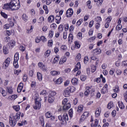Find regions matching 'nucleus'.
Here are the masks:
<instances>
[{
  "label": "nucleus",
  "mask_w": 127,
  "mask_h": 127,
  "mask_svg": "<svg viewBox=\"0 0 127 127\" xmlns=\"http://www.w3.org/2000/svg\"><path fill=\"white\" fill-rule=\"evenodd\" d=\"M20 8V4L18 0H11L9 3H6L4 4L2 6L3 9L5 10H17Z\"/></svg>",
  "instance_id": "obj_1"
},
{
  "label": "nucleus",
  "mask_w": 127,
  "mask_h": 127,
  "mask_svg": "<svg viewBox=\"0 0 127 127\" xmlns=\"http://www.w3.org/2000/svg\"><path fill=\"white\" fill-rule=\"evenodd\" d=\"M20 119V113L18 112L15 115L9 117V122L11 127H15L17 121Z\"/></svg>",
  "instance_id": "obj_2"
},
{
  "label": "nucleus",
  "mask_w": 127,
  "mask_h": 127,
  "mask_svg": "<svg viewBox=\"0 0 127 127\" xmlns=\"http://www.w3.org/2000/svg\"><path fill=\"white\" fill-rule=\"evenodd\" d=\"M58 119L60 121H62V125H67V121H69V118H68V114L65 113L64 114L63 117L59 116Z\"/></svg>",
  "instance_id": "obj_3"
},
{
  "label": "nucleus",
  "mask_w": 127,
  "mask_h": 127,
  "mask_svg": "<svg viewBox=\"0 0 127 127\" xmlns=\"http://www.w3.org/2000/svg\"><path fill=\"white\" fill-rule=\"evenodd\" d=\"M18 60H19V54L16 53L14 57L13 66L15 68H18Z\"/></svg>",
  "instance_id": "obj_4"
},
{
  "label": "nucleus",
  "mask_w": 127,
  "mask_h": 127,
  "mask_svg": "<svg viewBox=\"0 0 127 127\" xmlns=\"http://www.w3.org/2000/svg\"><path fill=\"white\" fill-rule=\"evenodd\" d=\"M41 108V102L38 99H35V105L33 106V108L35 110H40Z\"/></svg>",
  "instance_id": "obj_5"
},
{
  "label": "nucleus",
  "mask_w": 127,
  "mask_h": 127,
  "mask_svg": "<svg viewBox=\"0 0 127 127\" xmlns=\"http://www.w3.org/2000/svg\"><path fill=\"white\" fill-rule=\"evenodd\" d=\"M10 64V59L9 58H7L3 63L2 68H3V69H6V68L9 66Z\"/></svg>",
  "instance_id": "obj_6"
},
{
  "label": "nucleus",
  "mask_w": 127,
  "mask_h": 127,
  "mask_svg": "<svg viewBox=\"0 0 127 127\" xmlns=\"http://www.w3.org/2000/svg\"><path fill=\"white\" fill-rule=\"evenodd\" d=\"M38 66L42 71H43L44 72L47 71V67H46L45 64H43V63L39 62L38 64Z\"/></svg>",
  "instance_id": "obj_7"
},
{
  "label": "nucleus",
  "mask_w": 127,
  "mask_h": 127,
  "mask_svg": "<svg viewBox=\"0 0 127 127\" xmlns=\"http://www.w3.org/2000/svg\"><path fill=\"white\" fill-rule=\"evenodd\" d=\"M74 13V11H73V9L71 8H68L65 13V15L66 17H72V15Z\"/></svg>",
  "instance_id": "obj_8"
},
{
  "label": "nucleus",
  "mask_w": 127,
  "mask_h": 127,
  "mask_svg": "<svg viewBox=\"0 0 127 127\" xmlns=\"http://www.w3.org/2000/svg\"><path fill=\"white\" fill-rule=\"evenodd\" d=\"M45 117L46 119H51L52 121H54L55 120V116H53L52 114L50 111L47 112L45 113Z\"/></svg>",
  "instance_id": "obj_9"
},
{
  "label": "nucleus",
  "mask_w": 127,
  "mask_h": 127,
  "mask_svg": "<svg viewBox=\"0 0 127 127\" xmlns=\"http://www.w3.org/2000/svg\"><path fill=\"white\" fill-rule=\"evenodd\" d=\"M89 112H84L80 118L81 122H83V121H85V120H86V119L89 117Z\"/></svg>",
  "instance_id": "obj_10"
},
{
  "label": "nucleus",
  "mask_w": 127,
  "mask_h": 127,
  "mask_svg": "<svg viewBox=\"0 0 127 127\" xmlns=\"http://www.w3.org/2000/svg\"><path fill=\"white\" fill-rule=\"evenodd\" d=\"M106 93H108V84H106L101 89V94H103V95H104L106 94Z\"/></svg>",
  "instance_id": "obj_11"
},
{
  "label": "nucleus",
  "mask_w": 127,
  "mask_h": 127,
  "mask_svg": "<svg viewBox=\"0 0 127 127\" xmlns=\"http://www.w3.org/2000/svg\"><path fill=\"white\" fill-rule=\"evenodd\" d=\"M70 94H71V92H70V89H68L67 87L64 90V97H68L70 96Z\"/></svg>",
  "instance_id": "obj_12"
},
{
  "label": "nucleus",
  "mask_w": 127,
  "mask_h": 127,
  "mask_svg": "<svg viewBox=\"0 0 127 127\" xmlns=\"http://www.w3.org/2000/svg\"><path fill=\"white\" fill-rule=\"evenodd\" d=\"M57 94V93H56V92L52 91H50L47 93V96H48L49 97H52L53 98H54V97H55V95Z\"/></svg>",
  "instance_id": "obj_13"
},
{
  "label": "nucleus",
  "mask_w": 127,
  "mask_h": 127,
  "mask_svg": "<svg viewBox=\"0 0 127 127\" xmlns=\"http://www.w3.org/2000/svg\"><path fill=\"white\" fill-rule=\"evenodd\" d=\"M8 21L9 23L10 26H13L14 25V21H15V20L14 18L10 17L8 18Z\"/></svg>",
  "instance_id": "obj_14"
},
{
  "label": "nucleus",
  "mask_w": 127,
  "mask_h": 127,
  "mask_svg": "<svg viewBox=\"0 0 127 127\" xmlns=\"http://www.w3.org/2000/svg\"><path fill=\"white\" fill-rule=\"evenodd\" d=\"M71 108V104L70 103H67L66 104H64L63 109L64 111H66V110H69Z\"/></svg>",
  "instance_id": "obj_15"
},
{
  "label": "nucleus",
  "mask_w": 127,
  "mask_h": 127,
  "mask_svg": "<svg viewBox=\"0 0 127 127\" xmlns=\"http://www.w3.org/2000/svg\"><path fill=\"white\" fill-rule=\"evenodd\" d=\"M22 88H23V83L20 82L17 87V91L18 93H20L22 90Z\"/></svg>",
  "instance_id": "obj_16"
},
{
  "label": "nucleus",
  "mask_w": 127,
  "mask_h": 127,
  "mask_svg": "<svg viewBox=\"0 0 127 127\" xmlns=\"http://www.w3.org/2000/svg\"><path fill=\"white\" fill-rule=\"evenodd\" d=\"M102 111V109L99 107L96 109V112H95V116L97 118L100 116V115H101V112Z\"/></svg>",
  "instance_id": "obj_17"
},
{
  "label": "nucleus",
  "mask_w": 127,
  "mask_h": 127,
  "mask_svg": "<svg viewBox=\"0 0 127 127\" xmlns=\"http://www.w3.org/2000/svg\"><path fill=\"white\" fill-rule=\"evenodd\" d=\"M0 93L1 94L3 97H5L7 95L6 91L3 89L2 87H0Z\"/></svg>",
  "instance_id": "obj_18"
},
{
  "label": "nucleus",
  "mask_w": 127,
  "mask_h": 127,
  "mask_svg": "<svg viewBox=\"0 0 127 127\" xmlns=\"http://www.w3.org/2000/svg\"><path fill=\"white\" fill-rule=\"evenodd\" d=\"M80 69H81V64H80V63H77L75 65V68L73 69V71L76 72L78 70H80Z\"/></svg>",
  "instance_id": "obj_19"
},
{
  "label": "nucleus",
  "mask_w": 127,
  "mask_h": 127,
  "mask_svg": "<svg viewBox=\"0 0 127 127\" xmlns=\"http://www.w3.org/2000/svg\"><path fill=\"white\" fill-rule=\"evenodd\" d=\"M84 110V106L82 105H79L77 109V113L78 114H81Z\"/></svg>",
  "instance_id": "obj_20"
},
{
  "label": "nucleus",
  "mask_w": 127,
  "mask_h": 127,
  "mask_svg": "<svg viewBox=\"0 0 127 127\" xmlns=\"http://www.w3.org/2000/svg\"><path fill=\"white\" fill-rule=\"evenodd\" d=\"M50 74L52 76H57V75H60V72L59 71L52 70L50 72Z\"/></svg>",
  "instance_id": "obj_21"
},
{
  "label": "nucleus",
  "mask_w": 127,
  "mask_h": 127,
  "mask_svg": "<svg viewBox=\"0 0 127 127\" xmlns=\"http://www.w3.org/2000/svg\"><path fill=\"white\" fill-rule=\"evenodd\" d=\"M78 82L79 81H78V79H77L76 78H73L71 79V83L74 86H76V85H77Z\"/></svg>",
  "instance_id": "obj_22"
},
{
  "label": "nucleus",
  "mask_w": 127,
  "mask_h": 127,
  "mask_svg": "<svg viewBox=\"0 0 127 127\" xmlns=\"http://www.w3.org/2000/svg\"><path fill=\"white\" fill-rule=\"evenodd\" d=\"M66 61L67 58L65 57H64L60 59L59 64L61 65L63 64V63H65V62H66Z\"/></svg>",
  "instance_id": "obj_23"
},
{
  "label": "nucleus",
  "mask_w": 127,
  "mask_h": 127,
  "mask_svg": "<svg viewBox=\"0 0 127 127\" xmlns=\"http://www.w3.org/2000/svg\"><path fill=\"white\" fill-rule=\"evenodd\" d=\"M86 90L84 92L85 96H88L89 95V94H90V92H91V87L87 86L86 87Z\"/></svg>",
  "instance_id": "obj_24"
},
{
  "label": "nucleus",
  "mask_w": 127,
  "mask_h": 127,
  "mask_svg": "<svg viewBox=\"0 0 127 127\" xmlns=\"http://www.w3.org/2000/svg\"><path fill=\"white\" fill-rule=\"evenodd\" d=\"M48 103H50V104H52V103H53L55 100V97L48 96Z\"/></svg>",
  "instance_id": "obj_25"
},
{
  "label": "nucleus",
  "mask_w": 127,
  "mask_h": 127,
  "mask_svg": "<svg viewBox=\"0 0 127 127\" xmlns=\"http://www.w3.org/2000/svg\"><path fill=\"white\" fill-rule=\"evenodd\" d=\"M63 80V78H62V77H60L56 80V81H55V83L57 84V85H60V84H62Z\"/></svg>",
  "instance_id": "obj_26"
},
{
  "label": "nucleus",
  "mask_w": 127,
  "mask_h": 127,
  "mask_svg": "<svg viewBox=\"0 0 127 127\" xmlns=\"http://www.w3.org/2000/svg\"><path fill=\"white\" fill-rule=\"evenodd\" d=\"M54 19H55V17L53 15H50L48 18V21H49V22H53Z\"/></svg>",
  "instance_id": "obj_27"
},
{
  "label": "nucleus",
  "mask_w": 127,
  "mask_h": 127,
  "mask_svg": "<svg viewBox=\"0 0 127 127\" xmlns=\"http://www.w3.org/2000/svg\"><path fill=\"white\" fill-rule=\"evenodd\" d=\"M118 104L119 105V108H120L122 110H124L125 109V105L124 103L122 101H118Z\"/></svg>",
  "instance_id": "obj_28"
},
{
  "label": "nucleus",
  "mask_w": 127,
  "mask_h": 127,
  "mask_svg": "<svg viewBox=\"0 0 127 127\" xmlns=\"http://www.w3.org/2000/svg\"><path fill=\"white\" fill-rule=\"evenodd\" d=\"M94 53L95 54H96V55H98V54H101L102 53V50L101 49H96L93 50Z\"/></svg>",
  "instance_id": "obj_29"
},
{
  "label": "nucleus",
  "mask_w": 127,
  "mask_h": 127,
  "mask_svg": "<svg viewBox=\"0 0 127 127\" xmlns=\"http://www.w3.org/2000/svg\"><path fill=\"white\" fill-rule=\"evenodd\" d=\"M43 8L45 11L46 14H48L49 12V10L48 9V7L46 5H44L43 6Z\"/></svg>",
  "instance_id": "obj_30"
},
{
  "label": "nucleus",
  "mask_w": 127,
  "mask_h": 127,
  "mask_svg": "<svg viewBox=\"0 0 127 127\" xmlns=\"http://www.w3.org/2000/svg\"><path fill=\"white\" fill-rule=\"evenodd\" d=\"M16 98H17V95L15 94L12 95L8 97V99H10L11 101H14Z\"/></svg>",
  "instance_id": "obj_31"
},
{
  "label": "nucleus",
  "mask_w": 127,
  "mask_h": 127,
  "mask_svg": "<svg viewBox=\"0 0 127 127\" xmlns=\"http://www.w3.org/2000/svg\"><path fill=\"white\" fill-rule=\"evenodd\" d=\"M56 23H57V24H59V23H60V21H61V16L59 15L56 16Z\"/></svg>",
  "instance_id": "obj_32"
},
{
  "label": "nucleus",
  "mask_w": 127,
  "mask_h": 127,
  "mask_svg": "<svg viewBox=\"0 0 127 127\" xmlns=\"http://www.w3.org/2000/svg\"><path fill=\"white\" fill-rule=\"evenodd\" d=\"M9 46H11V47H14L15 46V41L14 40H11L8 43Z\"/></svg>",
  "instance_id": "obj_33"
},
{
  "label": "nucleus",
  "mask_w": 127,
  "mask_h": 127,
  "mask_svg": "<svg viewBox=\"0 0 127 127\" xmlns=\"http://www.w3.org/2000/svg\"><path fill=\"white\" fill-rule=\"evenodd\" d=\"M37 75L38 80L42 81V74L39 72H38Z\"/></svg>",
  "instance_id": "obj_34"
},
{
  "label": "nucleus",
  "mask_w": 127,
  "mask_h": 127,
  "mask_svg": "<svg viewBox=\"0 0 127 127\" xmlns=\"http://www.w3.org/2000/svg\"><path fill=\"white\" fill-rule=\"evenodd\" d=\"M3 52L4 54L6 55L8 54V49L5 46L3 47Z\"/></svg>",
  "instance_id": "obj_35"
},
{
  "label": "nucleus",
  "mask_w": 127,
  "mask_h": 127,
  "mask_svg": "<svg viewBox=\"0 0 127 127\" xmlns=\"http://www.w3.org/2000/svg\"><path fill=\"white\" fill-rule=\"evenodd\" d=\"M6 91L8 94H12L13 93V90H12V87H9L7 88Z\"/></svg>",
  "instance_id": "obj_36"
},
{
  "label": "nucleus",
  "mask_w": 127,
  "mask_h": 127,
  "mask_svg": "<svg viewBox=\"0 0 127 127\" xmlns=\"http://www.w3.org/2000/svg\"><path fill=\"white\" fill-rule=\"evenodd\" d=\"M58 61H59V56H57L54 59L53 64H56V63H58Z\"/></svg>",
  "instance_id": "obj_37"
},
{
  "label": "nucleus",
  "mask_w": 127,
  "mask_h": 127,
  "mask_svg": "<svg viewBox=\"0 0 127 127\" xmlns=\"http://www.w3.org/2000/svg\"><path fill=\"white\" fill-rule=\"evenodd\" d=\"M54 34V31L52 30H50L49 32V37H50V38H52V37H53Z\"/></svg>",
  "instance_id": "obj_38"
},
{
  "label": "nucleus",
  "mask_w": 127,
  "mask_h": 127,
  "mask_svg": "<svg viewBox=\"0 0 127 127\" xmlns=\"http://www.w3.org/2000/svg\"><path fill=\"white\" fill-rule=\"evenodd\" d=\"M68 89H69V92L70 93H73V92H75V90H76V88L74 86H70L67 87Z\"/></svg>",
  "instance_id": "obj_39"
},
{
  "label": "nucleus",
  "mask_w": 127,
  "mask_h": 127,
  "mask_svg": "<svg viewBox=\"0 0 127 127\" xmlns=\"http://www.w3.org/2000/svg\"><path fill=\"white\" fill-rule=\"evenodd\" d=\"M90 88H91L90 89V94H91V96L92 97H93V96H94V95H95V91H96V90L95 89V88H92V86L89 87Z\"/></svg>",
  "instance_id": "obj_40"
},
{
  "label": "nucleus",
  "mask_w": 127,
  "mask_h": 127,
  "mask_svg": "<svg viewBox=\"0 0 127 127\" xmlns=\"http://www.w3.org/2000/svg\"><path fill=\"white\" fill-rule=\"evenodd\" d=\"M22 18L23 20H24V21H25V22H26V21H27L28 17H27V15H26V14H23L22 16Z\"/></svg>",
  "instance_id": "obj_41"
},
{
  "label": "nucleus",
  "mask_w": 127,
  "mask_h": 127,
  "mask_svg": "<svg viewBox=\"0 0 127 127\" xmlns=\"http://www.w3.org/2000/svg\"><path fill=\"white\" fill-rule=\"evenodd\" d=\"M98 124H99V122L98 121V120L96 119L95 120V124H91V127H97Z\"/></svg>",
  "instance_id": "obj_42"
},
{
  "label": "nucleus",
  "mask_w": 127,
  "mask_h": 127,
  "mask_svg": "<svg viewBox=\"0 0 127 127\" xmlns=\"http://www.w3.org/2000/svg\"><path fill=\"white\" fill-rule=\"evenodd\" d=\"M123 28V25L122 24H118L116 27V29L117 30V31H120Z\"/></svg>",
  "instance_id": "obj_43"
},
{
  "label": "nucleus",
  "mask_w": 127,
  "mask_h": 127,
  "mask_svg": "<svg viewBox=\"0 0 127 127\" xmlns=\"http://www.w3.org/2000/svg\"><path fill=\"white\" fill-rule=\"evenodd\" d=\"M113 107H114V103H113V102H110L109 103H108V106H107L108 109H109L110 110V109H112V108H113Z\"/></svg>",
  "instance_id": "obj_44"
},
{
  "label": "nucleus",
  "mask_w": 127,
  "mask_h": 127,
  "mask_svg": "<svg viewBox=\"0 0 127 127\" xmlns=\"http://www.w3.org/2000/svg\"><path fill=\"white\" fill-rule=\"evenodd\" d=\"M50 53H51L50 50H48L45 52L44 55L46 57H48L50 55Z\"/></svg>",
  "instance_id": "obj_45"
},
{
  "label": "nucleus",
  "mask_w": 127,
  "mask_h": 127,
  "mask_svg": "<svg viewBox=\"0 0 127 127\" xmlns=\"http://www.w3.org/2000/svg\"><path fill=\"white\" fill-rule=\"evenodd\" d=\"M113 91L115 93H119L120 92V87H119V86H116Z\"/></svg>",
  "instance_id": "obj_46"
},
{
  "label": "nucleus",
  "mask_w": 127,
  "mask_h": 127,
  "mask_svg": "<svg viewBox=\"0 0 127 127\" xmlns=\"http://www.w3.org/2000/svg\"><path fill=\"white\" fill-rule=\"evenodd\" d=\"M52 45H53V40H49L48 46L49 47H52Z\"/></svg>",
  "instance_id": "obj_47"
},
{
  "label": "nucleus",
  "mask_w": 127,
  "mask_h": 127,
  "mask_svg": "<svg viewBox=\"0 0 127 127\" xmlns=\"http://www.w3.org/2000/svg\"><path fill=\"white\" fill-rule=\"evenodd\" d=\"M74 38V37L73 36V34L71 33H70L68 36V41H72Z\"/></svg>",
  "instance_id": "obj_48"
},
{
  "label": "nucleus",
  "mask_w": 127,
  "mask_h": 127,
  "mask_svg": "<svg viewBox=\"0 0 127 127\" xmlns=\"http://www.w3.org/2000/svg\"><path fill=\"white\" fill-rule=\"evenodd\" d=\"M0 14L1 15V16H2V17H3L4 18H7V14H5V13L2 12V11H1L0 12Z\"/></svg>",
  "instance_id": "obj_49"
},
{
  "label": "nucleus",
  "mask_w": 127,
  "mask_h": 127,
  "mask_svg": "<svg viewBox=\"0 0 127 127\" xmlns=\"http://www.w3.org/2000/svg\"><path fill=\"white\" fill-rule=\"evenodd\" d=\"M83 23V19H80L76 22V26H80V24H82Z\"/></svg>",
  "instance_id": "obj_50"
},
{
  "label": "nucleus",
  "mask_w": 127,
  "mask_h": 127,
  "mask_svg": "<svg viewBox=\"0 0 127 127\" xmlns=\"http://www.w3.org/2000/svg\"><path fill=\"white\" fill-rule=\"evenodd\" d=\"M86 3L88 8H89V9H91V8H92V5H91V1L90 0L87 1L86 2Z\"/></svg>",
  "instance_id": "obj_51"
},
{
  "label": "nucleus",
  "mask_w": 127,
  "mask_h": 127,
  "mask_svg": "<svg viewBox=\"0 0 127 127\" xmlns=\"http://www.w3.org/2000/svg\"><path fill=\"white\" fill-rule=\"evenodd\" d=\"M19 50H20V51H22L23 52V51H25V46L20 45L19 47Z\"/></svg>",
  "instance_id": "obj_52"
},
{
  "label": "nucleus",
  "mask_w": 127,
  "mask_h": 127,
  "mask_svg": "<svg viewBox=\"0 0 127 127\" xmlns=\"http://www.w3.org/2000/svg\"><path fill=\"white\" fill-rule=\"evenodd\" d=\"M82 56H81V54H78L77 56L76 57L75 60H76V61H79V60H80Z\"/></svg>",
  "instance_id": "obj_53"
},
{
  "label": "nucleus",
  "mask_w": 127,
  "mask_h": 127,
  "mask_svg": "<svg viewBox=\"0 0 127 127\" xmlns=\"http://www.w3.org/2000/svg\"><path fill=\"white\" fill-rule=\"evenodd\" d=\"M112 16H109L108 17H107L105 20L106 22H108L109 23L111 22V21H112Z\"/></svg>",
  "instance_id": "obj_54"
},
{
  "label": "nucleus",
  "mask_w": 127,
  "mask_h": 127,
  "mask_svg": "<svg viewBox=\"0 0 127 127\" xmlns=\"http://www.w3.org/2000/svg\"><path fill=\"white\" fill-rule=\"evenodd\" d=\"M68 114H69L70 118H72V117H73V109H70L69 110Z\"/></svg>",
  "instance_id": "obj_55"
},
{
  "label": "nucleus",
  "mask_w": 127,
  "mask_h": 127,
  "mask_svg": "<svg viewBox=\"0 0 127 127\" xmlns=\"http://www.w3.org/2000/svg\"><path fill=\"white\" fill-rule=\"evenodd\" d=\"M88 62H89V58L88 57V56H86L84 57V63L85 64H87Z\"/></svg>",
  "instance_id": "obj_56"
},
{
  "label": "nucleus",
  "mask_w": 127,
  "mask_h": 127,
  "mask_svg": "<svg viewBox=\"0 0 127 127\" xmlns=\"http://www.w3.org/2000/svg\"><path fill=\"white\" fill-rule=\"evenodd\" d=\"M40 39L43 42H46L47 41V39L44 37V36H41Z\"/></svg>",
  "instance_id": "obj_57"
},
{
  "label": "nucleus",
  "mask_w": 127,
  "mask_h": 127,
  "mask_svg": "<svg viewBox=\"0 0 127 127\" xmlns=\"http://www.w3.org/2000/svg\"><path fill=\"white\" fill-rule=\"evenodd\" d=\"M51 27L52 29H56V28H57V25L55 23L52 24L51 25Z\"/></svg>",
  "instance_id": "obj_58"
},
{
  "label": "nucleus",
  "mask_w": 127,
  "mask_h": 127,
  "mask_svg": "<svg viewBox=\"0 0 127 127\" xmlns=\"http://www.w3.org/2000/svg\"><path fill=\"white\" fill-rule=\"evenodd\" d=\"M96 70H97V67L96 66L93 65L91 67V72L94 73V72H96Z\"/></svg>",
  "instance_id": "obj_59"
},
{
  "label": "nucleus",
  "mask_w": 127,
  "mask_h": 127,
  "mask_svg": "<svg viewBox=\"0 0 127 127\" xmlns=\"http://www.w3.org/2000/svg\"><path fill=\"white\" fill-rule=\"evenodd\" d=\"M42 30L44 32H46L48 30V27L47 26H44L42 28Z\"/></svg>",
  "instance_id": "obj_60"
},
{
  "label": "nucleus",
  "mask_w": 127,
  "mask_h": 127,
  "mask_svg": "<svg viewBox=\"0 0 127 127\" xmlns=\"http://www.w3.org/2000/svg\"><path fill=\"white\" fill-rule=\"evenodd\" d=\"M69 84H70V80H66L64 83V86H65V87H67V86H68Z\"/></svg>",
  "instance_id": "obj_61"
},
{
  "label": "nucleus",
  "mask_w": 127,
  "mask_h": 127,
  "mask_svg": "<svg viewBox=\"0 0 127 127\" xmlns=\"http://www.w3.org/2000/svg\"><path fill=\"white\" fill-rule=\"evenodd\" d=\"M95 39H96V36H93L88 39V41H90V42H93V41H94V40H95Z\"/></svg>",
  "instance_id": "obj_62"
},
{
  "label": "nucleus",
  "mask_w": 127,
  "mask_h": 127,
  "mask_svg": "<svg viewBox=\"0 0 127 127\" xmlns=\"http://www.w3.org/2000/svg\"><path fill=\"white\" fill-rule=\"evenodd\" d=\"M117 75H122V70L121 69H117L116 71Z\"/></svg>",
  "instance_id": "obj_63"
},
{
  "label": "nucleus",
  "mask_w": 127,
  "mask_h": 127,
  "mask_svg": "<svg viewBox=\"0 0 127 127\" xmlns=\"http://www.w3.org/2000/svg\"><path fill=\"white\" fill-rule=\"evenodd\" d=\"M58 29L59 30V31H63V25H60L58 28Z\"/></svg>",
  "instance_id": "obj_64"
}]
</instances>
